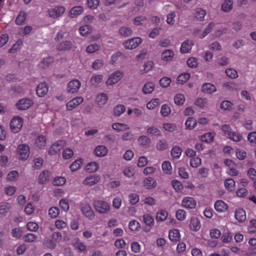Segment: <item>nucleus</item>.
Masks as SVG:
<instances>
[{"label": "nucleus", "instance_id": "1", "mask_svg": "<svg viewBox=\"0 0 256 256\" xmlns=\"http://www.w3.org/2000/svg\"><path fill=\"white\" fill-rule=\"evenodd\" d=\"M93 205L96 210L100 214H107L110 210V205L104 200H96Z\"/></svg>", "mask_w": 256, "mask_h": 256}, {"label": "nucleus", "instance_id": "2", "mask_svg": "<svg viewBox=\"0 0 256 256\" xmlns=\"http://www.w3.org/2000/svg\"><path fill=\"white\" fill-rule=\"evenodd\" d=\"M124 72L120 70H116L110 74L106 84L108 86H112L117 84L124 76Z\"/></svg>", "mask_w": 256, "mask_h": 256}, {"label": "nucleus", "instance_id": "3", "mask_svg": "<svg viewBox=\"0 0 256 256\" xmlns=\"http://www.w3.org/2000/svg\"><path fill=\"white\" fill-rule=\"evenodd\" d=\"M30 154V147L26 144L18 145L16 149V154L18 158L26 160L28 158Z\"/></svg>", "mask_w": 256, "mask_h": 256}, {"label": "nucleus", "instance_id": "4", "mask_svg": "<svg viewBox=\"0 0 256 256\" xmlns=\"http://www.w3.org/2000/svg\"><path fill=\"white\" fill-rule=\"evenodd\" d=\"M66 11V8L62 6H58L48 10V16L52 18H57L62 16Z\"/></svg>", "mask_w": 256, "mask_h": 256}, {"label": "nucleus", "instance_id": "5", "mask_svg": "<svg viewBox=\"0 0 256 256\" xmlns=\"http://www.w3.org/2000/svg\"><path fill=\"white\" fill-rule=\"evenodd\" d=\"M66 142L64 140H60L53 144L48 150L50 155H55L59 152L64 146H66Z\"/></svg>", "mask_w": 256, "mask_h": 256}, {"label": "nucleus", "instance_id": "6", "mask_svg": "<svg viewBox=\"0 0 256 256\" xmlns=\"http://www.w3.org/2000/svg\"><path fill=\"white\" fill-rule=\"evenodd\" d=\"M23 124V120L19 116L14 117L10 121V127L12 132L16 133L18 132Z\"/></svg>", "mask_w": 256, "mask_h": 256}, {"label": "nucleus", "instance_id": "7", "mask_svg": "<svg viewBox=\"0 0 256 256\" xmlns=\"http://www.w3.org/2000/svg\"><path fill=\"white\" fill-rule=\"evenodd\" d=\"M81 211L85 216L88 218L90 220H92L94 218V214L92 208L90 205L86 203L82 204L80 205Z\"/></svg>", "mask_w": 256, "mask_h": 256}, {"label": "nucleus", "instance_id": "8", "mask_svg": "<svg viewBox=\"0 0 256 256\" xmlns=\"http://www.w3.org/2000/svg\"><path fill=\"white\" fill-rule=\"evenodd\" d=\"M34 104L32 100L29 98H23L19 100L16 104L18 110H25L30 108Z\"/></svg>", "mask_w": 256, "mask_h": 256}, {"label": "nucleus", "instance_id": "9", "mask_svg": "<svg viewBox=\"0 0 256 256\" xmlns=\"http://www.w3.org/2000/svg\"><path fill=\"white\" fill-rule=\"evenodd\" d=\"M142 42V39L139 37H136L126 40L124 44L126 48L132 50L138 46Z\"/></svg>", "mask_w": 256, "mask_h": 256}, {"label": "nucleus", "instance_id": "10", "mask_svg": "<svg viewBox=\"0 0 256 256\" xmlns=\"http://www.w3.org/2000/svg\"><path fill=\"white\" fill-rule=\"evenodd\" d=\"M81 83L80 81L77 79H74L67 84V90L68 92L75 93L77 92L80 88Z\"/></svg>", "mask_w": 256, "mask_h": 256}, {"label": "nucleus", "instance_id": "11", "mask_svg": "<svg viewBox=\"0 0 256 256\" xmlns=\"http://www.w3.org/2000/svg\"><path fill=\"white\" fill-rule=\"evenodd\" d=\"M196 205V200L190 196L184 197L182 202V206L188 209L194 208Z\"/></svg>", "mask_w": 256, "mask_h": 256}, {"label": "nucleus", "instance_id": "12", "mask_svg": "<svg viewBox=\"0 0 256 256\" xmlns=\"http://www.w3.org/2000/svg\"><path fill=\"white\" fill-rule=\"evenodd\" d=\"M108 148L104 145H98L94 148L93 154L97 157H104L108 153Z\"/></svg>", "mask_w": 256, "mask_h": 256}, {"label": "nucleus", "instance_id": "13", "mask_svg": "<svg viewBox=\"0 0 256 256\" xmlns=\"http://www.w3.org/2000/svg\"><path fill=\"white\" fill-rule=\"evenodd\" d=\"M84 98L82 96H76L74 98L67 102L66 104V109L68 110H72L82 104Z\"/></svg>", "mask_w": 256, "mask_h": 256}, {"label": "nucleus", "instance_id": "14", "mask_svg": "<svg viewBox=\"0 0 256 256\" xmlns=\"http://www.w3.org/2000/svg\"><path fill=\"white\" fill-rule=\"evenodd\" d=\"M174 56V52L170 49H166L161 54V60L164 62H170Z\"/></svg>", "mask_w": 256, "mask_h": 256}, {"label": "nucleus", "instance_id": "15", "mask_svg": "<svg viewBox=\"0 0 256 256\" xmlns=\"http://www.w3.org/2000/svg\"><path fill=\"white\" fill-rule=\"evenodd\" d=\"M100 176L98 175H90L87 176L83 182L84 185L92 186L100 180Z\"/></svg>", "mask_w": 256, "mask_h": 256}, {"label": "nucleus", "instance_id": "16", "mask_svg": "<svg viewBox=\"0 0 256 256\" xmlns=\"http://www.w3.org/2000/svg\"><path fill=\"white\" fill-rule=\"evenodd\" d=\"M48 86L46 82L40 83L36 88V93L38 96L42 97L48 92Z\"/></svg>", "mask_w": 256, "mask_h": 256}, {"label": "nucleus", "instance_id": "17", "mask_svg": "<svg viewBox=\"0 0 256 256\" xmlns=\"http://www.w3.org/2000/svg\"><path fill=\"white\" fill-rule=\"evenodd\" d=\"M46 142V137L43 135H40L35 140L34 146L38 149H42L45 147Z\"/></svg>", "mask_w": 256, "mask_h": 256}, {"label": "nucleus", "instance_id": "18", "mask_svg": "<svg viewBox=\"0 0 256 256\" xmlns=\"http://www.w3.org/2000/svg\"><path fill=\"white\" fill-rule=\"evenodd\" d=\"M143 186L147 189H152L156 186V180L152 177L144 178L142 182Z\"/></svg>", "mask_w": 256, "mask_h": 256}, {"label": "nucleus", "instance_id": "19", "mask_svg": "<svg viewBox=\"0 0 256 256\" xmlns=\"http://www.w3.org/2000/svg\"><path fill=\"white\" fill-rule=\"evenodd\" d=\"M215 133L213 132H210L205 134H204L200 136L198 139L200 140L206 142L207 143H211L213 142Z\"/></svg>", "mask_w": 256, "mask_h": 256}, {"label": "nucleus", "instance_id": "20", "mask_svg": "<svg viewBox=\"0 0 256 256\" xmlns=\"http://www.w3.org/2000/svg\"><path fill=\"white\" fill-rule=\"evenodd\" d=\"M194 42L191 40H187L183 42L182 44L180 51L182 53H188L192 49L194 45Z\"/></svg>", "mask_w": 256, "mask_h": 256}, {"label": "nucleus", "instance_id": "21", "mask_svg": "<svg viewBox=\"0 0 256 256\" xmlns=\"http://www.w3.org/2000/svg\"><path fill=\"white\" fill-rule=\"evenodd\" d=\"M236 219L240 222H244L246 219V213L245 210L242 208L236 209L234 213Z\"/></svg>", "mask_w": 256, "mask_h": 256}, {"label": "nucleus", "instance_id": "22", "mask_svg": "<svg viewBox=\"0 0 256 256\" xmlns=\"http://www.w3.org/2000/svg\"><path fill=\"white\" fill-rule=\"evenodd\" d=\"M202 90L206 94H211L216 91V86L212 84H204L202 87Z\"/></svg>", "mask_w": 256, "mask_h": 256}, {"label": "nucleus", "instance_id": "23", "mask_svg": "<svg viewBox=\"0 0 256 256\" xmlns=\"http://www.w3.org/2000/svg\"><path fill=\"white\" fill-rule=\"evenodd\" d=\"M214 207L217 212H222L227 210L228 206L224 201L218 200L215 202Z\"/></svg>", "mask_w": 256, "mask_h": 256}, {"label": "nucleus", "instance_id": "24", "mask_svg": "<svg viewBox=\"0 0 256 256\" xmlns=\"http://www.w3.org/2000/svg\"><path fill=\"white\" fill-rule=\"evenodd\" d=\"M50 172L47 170L42 171L39 175L38 178V182L40 184H45L50 178Z\"/></svg>", "mask_w": 256, "mask_h": 256}, {"label": "nucleus", "instance_id": "25", "mask_svg": "<svg viewBox=\"0 0 256 256\" xmlns=\"http://www.w3.org/2000/svg\"><path fill=\"white\" fill-rule=\"evenodd\" d=\"M138 142L140 146L143 147L148 148L151 142V140L148 136L142 135L139 136L138 139Z\"/></svg>", "mask_w": 256, "mask_h": 256}, {"label": "nucleus", "instance_id": "26", "mask_svg": "<svg viewBox=\"0 0 256 256\" xmlns=\"http://www.w3.org/2000/svg\"><path fill=\"white\" fill-rule=\"evenodd\" d=\"M108 100V96L104 93H100L96 96V102L100 106L104 105Z\"/></svg>", "mask_w": 256, "mask_h": 256}, {"label": "nucleus", "instance_id": "27", "mask_svg": "<svg viewBox=\"0 0 256 256\" xmlns=\"http://www.w3.org/2000/svg\"><path fill=\"white\" fill-rule=\"evenodd\" d=\"M84 11L83 7L82 6H76L72 8L69 12V16L71 18L76 17Z\"/></svg>", "mask_w": 256, "mask_h": 256}, {"label": "nucleus", "instance_id": "28", "mask_svg": "<svg viewBox=\"0 0 256 256\" xmlns=\"http://www.w3.org/2000/svg\"><path fill=\"white\" fill-rule=\"evenodd\" d=\"M156 148L159 151H164L168 148V141L164 139H160L156 144Z\"/></svg>", "mask_w": 256, "mask_h": 256}, {"label": "nucleus", "instance_id": "29", "mask_svg": "<svg viewBox=\"0 0 256 256\" xmlns=\"http://www.w3.org/2000/svg\"><path fill=\"white\" fill-rule=\"evenodd\" d=\"M11 204L8 202H2L0 204V214L6 216L11 208Z\"/></svg>", "mask_w": 256, "mask_h": 256}, {"label": "nucleus", "instance_id": "30", "mask_svg": "<svg viewBox=\"0 0 256 256\" xmlns=\"http://www.w3.org/2000/svg\"><path fill=\"white\" fill-rule=\"evenodd\" d=\"M200 228L199 219L196 217H192L190 219V228L193 231H198Z\"/></svg>", "mask_w": 256, "mask_h": 256}, {"label": "nucleus", "instance_id": "31", "mask_svg": "<svg viewBox=\"0 0 256 256\" xmlns=\"http://www.w3.org/2000/svg\"><path fill=\"white\" fill-rule=\"evenodd\" d=\"M112 128L117 132H124L130 129L128 126L124 123L116 122L112 124Z\"/></svg>", "mask_w": 256, "mask_h": 256}, {"label": "nucleus", "instance_id": "32", "mask_svg": "<svg viewBox=\"0 0 256 256\" xmlns=\"http://www.w3.org/2000/svg\"><path fill=\"white\" fill-rule=\"evenodd\" d=\"M168 237L172 242H177L180 239V234L177 229H172L169 231Z\"/></svg>", "mask_w": 256, "mask_h": 256}, {"label": "nucleus", "instance_id": "33", "mask_svg": "<svg viewBox=\"0 0 256 256\" xmlns=\"http://www.w3.org/2000/svg\"><path fill=\"white\" fill-rule=\"evenodd\" d=\"M224 184L226 188L231 192L234 191L235 188L236 182L232 178H228L224 180Z\"/></svg>", "mask_w": 256, "mask_h": 256}, {"label": "nucleus", "instance_id": "34", "mask_svg": "<svg viewBox=\"0 0 256 256\" xmlns=\"http://www.w3.org/2000/svg\"><path fill=\"white\" fill-rule=\"evenodd\" d=\"M197 125V120L193 117H189L185 122V126L186 129L192 130Z\"/></svg>", "mask_w": 256, "mask_h": 256}, {"label": "nucleus", "instance_id": "35", "mask_svg": "<svg viewBox=\"0 0 256 256\" xmlns=\"http://www.w3.org/2000/svg\"><path fill=\"white\" fill-rule=\"evenodd\" d=\"M104 76L98 74L92 76L90 80V82L92 86H97L102 80Z\"/></svg>", "mask_w": 256, "mask_h": 256}, {"label": "nucleus", "instance_id": "36", "mask_svg": "<svg viewBox=\"0 0 256 256\" xmlns=\"http://www.w3.org/2000/svg\"><path fill=\"white\" fill-rule=\"evenodd\" d=\"M155 84L152 82H147L144 86L142 90L145 94H151L154 90Z\"/></svg>", "mask_w": 256, "mask_h": 256}, {"label": "nucleus", "instance_id": "37", "mask_svg": "<svg viewBox=\"0 0 256 256\" xmlns=\"http://www.w3.org/2000/svg\"><path fill=\"white\" fill-rule=\"evenodd\" d=\"M232 0H225L222 4L221 10L224 12H229L232 8Z\"/></svg>", "mask_w": 256, "mask_h": 256}, {"label": "nucleus", "instance_id": "38", "mask_svg": "<svg viewBox=\"0 0 256 256\" xmlns=\"http://www.w3.org/2000/svg\"><path fill=\"white\" fill-rule=\"evenodd\" d=\"M162 168L163 172L166 174H170L172 172V166L171 163L168 160L164 161L162 164Z\"/></svg>", "mask_w": 256, "mask_h": 256}, {"label": "nucleus", "instance_id": "39", "mask_svg": "<svg viewBox=\"0 0 256 256\" xmlns=\"http://www.w3.org/2000/svg\"><path fill=\"white\" fill-rule=\"evenodd\" d=\"M174 104L177 106H182L186 101L184 96L182 94H177L174 97Z\"/></svg>", "mask_w": 256, "mask_h": 256}, {"label": "nucleus", "instance_id": "40", "mask_svg": "<svg viewBox=\"0 0 256 256\" xmlns=\"http://www.w3.org/2000/svg\"><path fill=\"white\" fill-rule=\"evenodd\" d=\"M72 44L70 41L66 40L59 44L56 48L59 50H68L70 49Z\"/></svg>", "mask_w": 256, "mask_h": 256}, {"label": "nucleus", "instance_id": "41", "mask_svg": "<svg viewBox=\"0 0 256 256\" xmlns=\"http://www.w3.org/2000/svg\"><path fill=\"white\" fill-rule=\"evenodd\" d=\"M53 58L48 56L44 58L38 64V66L42 68H48L50 64L53 62Z\"/></svg>", "mask_w": 256, "mask_h": 256}, {"label": "nucleus", "instance_id": "42", "mask_svg": "<svg viewBox=\"0 0 256 256\" xmlns=\"http://www.w3.org/2000/svg\"><path fill=\"white\" fill-rule=\"evenodd\" d=\"M143 222L148 226L151 228L154 224L153 217L150 214H145L143 216Z\"/></svg>", "mask_w": 256, "mask_h": 256}, {"label": "nucleus", "instance_id": "43", "mask_svg": "<svg viewBox=\"0 0 256 256\" xmlns=\"http://www.w3.org/2000/svg\"><path fill=\"white\" fill-rule=\"evenodd\" d=\"M168 213L164 210H160L156 213V220L158 222H162L168 218Z\"/></svg>", "mask_w": 256, "mask_h": 256}, {"label": "nucleus", "instance_id": "44", "mask_svg": "<svg viewBox=\"0 0 256 256\" xmlns=\"http://www.w3.org/2000/svg\"><path fill=\"white\" fill-rule=\"evenodd\" d=\"M146 132L156 136H162V132L160 130L155 126H148L146 129Z\"/></svg>", "mask_w": 256, "mask_h": 256}, {"label": "nucleus", "instance_id": "45", "mask_svg": "<svg viewBox=\"0 0 256 256\" xmlns=\"http://www.w3.org/2000/svg\"><path fill=\"white\" fill-rule=\"evenodd\" d=\"M26 16L27 14L25 12L20 11L16 20V24L18 25L22 24L26 20Z\"/></svg>", "mask_w": 256, "mask_h": 256}, {"label": "nucleus", "instance_id": "46", "mask_svg": "<svg viewBox=\"0 0 256 256\" xmlns=\"http://www.w3.org/2000/svg\"><path fill=\"white\" fill-rule=\"evenodd\" d=\"M182 149L178 146H174L171 150V156L173 159H178L182 154Z\"/></svg>", "mask_w": 256, "mask_h": 256}, {"label": "nucleus", "instance_id": "47", "mask_svg": "<svg viewBox=\"0 0 256 256\" xmlns=\"http://www.w3.org/2000/svg\"><path fill=\"white\" fill-rule=\"evenodd\" d=\"M99 164L96 162H90L86 166V170L90 172H94L98 170Z\"/></svg>", "mask_w": 256, "mask_h": 256}, {"label": "nucleus", "instance_id": "48", "mask_svg": "<svg viewBox=\"0 0 256 256\" xmlns=\"http://www.w3.org/2000/svg\"><path fill=\"white\" fill-rule=\"evenodd\" d=\"M194 16L199 20H203L206 14L205 10L202 8H198L194 14Z\"/></svg>", "mask_w": 256, "mask_h": 256}, {"label": "nucleus", "instance_id": "49", "mask_svg": "<svg viewBox=\"0 0 256 256\" xmlns=\"http://www.w3.org/2000/svg\"><path fill=\"white\" fill-rule=\"evenodd\" d=\"M83 160L82 158H78L70 166V168L72 172H75L79 169L82 164Z\"/></svg>", "mask_w": 256, "mask_h": 256}, {"label": "nucleus", "instance_id": "50", "mask_svg": "<svg viewBox=\"0 0 256 256\" xmlns=\"http://www.w3.org/2000/svg\"><path fill=\"white\" fill-rule=\"evenodd\" d=\"M119 32L120 35L124 36H129L132 33V29L128 26H122L119 30Z\"/></svg>", "mask_w": 256, "mask_h": 256}, {"label": "nucleus", "instance_id": "51", "mask_svg": "<svg viewBox=\"0 0 256 256\" xmlns=\"http://www.w3.org/2000/svg\"><path fill=\"white\" fill-rule=\"evenodd\" d=\"M126 108L124 105L118 104L114 109V114L116 116H120L126 112Z\"/></svg>", "mask_w": 256, "mask_h": 256}, {"label": "nucleus", "instance_id": "52", "mask_svg": "<svg viewBox=\"0 0 256 256\" xmlns=\"http://www.w3.org/2000/svg\"><path fill=\"white\" fill-rule=\"evenodd\" d=\"M160 104V100L159 98H155L151 100L146 104V108L148 109L152 110H154Z\"/></svg>", "mask_w": 256, "mask_h": 256}, {"label": "nucleus", "instance_id": "53", "mask_svg": "<svg viewBox=\"0 0 256 256\" xmlns=\"http://www.w3.org/2000/svg\"><path fill=\"white\" fill-rule=\"evenodd\" d=\"M124 175L128 178L132 177L135 173L134 170L132 166H126L123 170Z\"/></svg>", "mask_w": 256, "mask_h": 256}, {"label": "nucleus", "instance_id": "54", "mask_svg": "<svg viewBox=\"0 0 256 256\" xmlns=\"http://www.w3.org/2000/svg\"><path fill=\"white\" fill-rule=\"evenodd\" d=\"M18 176L19 174L18 171L12 170L8 174L6 180L8 182H14L18 179Z\"/></svg>", "mask_w": 256, "mask_h": 256}, {"label": "nucleus", "instance_id": "55", "mask_svg": "<svg viewBox=\"0 0 256 256\" xmlns=\"http://www.w3.org/2000/svg\"><path fill=\"white\" fill-rule=\"evenodd\" d=\"M100 48V46L96 44H92L86 48V52L88 54H93L98 51Z\"/></svg>", "mask_w": 256, "mask_h": 256}, {"label": "nucleus", "instance_id": "56", "mask_svg": "<svg viewBox=\"0 0 256 256\" xmlns=\"http://www.w3.org/2000/svg\"><path fill=\"white\" fill-rule=\"evenodd\" d=\"M16 190V188L13 186H6L4 188V192L6 195L8 196H13Z\"/></svg>", "mask_w": 256, "mask_h": 256}, {"label": "nucleus", "instance_id": "57", "mask_svg": "<svg viewBox=\"0 0 256 256\" xmlns=\"http://www.w3.org/2000/svg\"><path fill=\"white\" fill-rule=\"evenodd\" d=\"M80 34L82 36H86L92 32V27L88 25L85 24L80 28Z\"/></svg>", "mask_w": 256, "mask_h": 256}, {"label": "nucleus", "instance_id": "58", "mask_svg": "<svg viewBox=\"0 0 256 256\" xmlns=\"http://www.w3.org/2000/svg\"><path fill=\"white\" fill-rule=\"evenodd\" d=\"M171 112V108L168 104H164L162 106L160 109V114L163 116H167Z\"/></svg>", "mask_w": 256, "mask_h": 256}, {"label": "nucleus", "instance_id": "59", "mask_svg": "<svg viewBox=\"0 0 256 256\" xmlns=\"http://www.w3.org/2000/svg\"><path fill=\"white\" fill-rule=\"evenodd\" d=\"M190 78V74L189 73H184L180 74L177 78L178 82L182 84L186 82Z\"/></svg>", "mask_w": 256, "mask_h": 256}, {"label": "nucleus", "instance_id": "60", "mask_svg": "<svg viewBox=\"0 0 256 256\" xmlns=\"http://www.w3.org/2000/svg\"><path fill=\"white\" fill-rule=\"evenodd\" d=\"M162 128L166 131L172 132L176 130V126L174 124L170 122H164L162 124Z\"/></svg>", "mask_w": 256, "mask_h": 256}, {"label": "nucleus", "instance_id": "61", "mask_svg": "<svg viewBox=\"0 0 256 256\" xmlns=\"http://www.w3.org/2000/svg\"><path fill=\"white\" fill-rule=\"evenodd\" d=\"M74 246L76 249L78 250L81 252L86 251V246L85 244L79 239H77L76 240L74 244Z\"/></svg>", "mask_w": 256, "mask_h": 256}, {"label": "nucleus", "instance_id": "62", "mask_svg": "<svg viewBox=\"0 0 256 256\" xmlns=\"http://www.w3.org/2000/svg\"><path fill=\"white\" fill-rule=\"evenodd\" d=\"M207 102H208L206 99L202 98H198L196 100L194 104L196 106H198L200 108L203 109L205 107H206L207 105Z\"/></svg>", "mask_w": 256, "mask_h": 256}, {"label": "nucleus", "instance_id": "63", "mask_svg": "<svg viewBox=\"0 0 256 256\" xmlns=\"http://www.w3.org/2000/svg\"><path fill=\"white\" fill-rule=\"evenodd\" d=\"M66 182V179L64 176H56L54 178L52 184L54 186H60L64 184Z\"/></svg>", "mask_w": 256, "mask_h": 256}, {"label": "nucleus", "instance_id": "64", "mask_svg": "<svg viewBox=\"0 0 256 256\" xmlns=\"http://www.w3.org/2000/svg\"><path fill=\"white\" fill-rule=\"evenodd\" d=\"M60 214V210L58 207L53 206L50 208L48 210V214L52 218H56Z\"/></svg>", "mask_w": 256, "mask_h": 256}]
</instances>
